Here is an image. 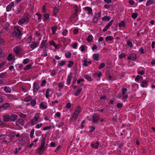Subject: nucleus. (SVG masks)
Returning a JSON list of instances; mask_svg holds the SVG:
<instances>
[{"instance_id":"393cba45","label":"nucleus","mask_w":155,"mask_h":155,"mask_svg":"<svg viewBox=\"0 0 155 155\" xmlns=\"http://www.w3.org/2000/svg\"><path fill=\"white\" fill-rule=\"evenodd\" d=\"M46 41L47 40L42 41L40 46L41 48L45 47L47 45V43H46Z\"/></svg>"},{"instance_id":"72a5a7b5","label":"nucleus","mask_w":155,"mask_h":155,"mask_svg":"<svg viewBox=\"0 0 155 155\" xmlns=\"http://www.w3.org/2000/svg\"><path fill=\"white\" fill-rule=\"evenodd\" d=\"M72 78L71 75H68L67 78V84L68 85H69L71 82V80Z\"/></svg>"},{"instance_id":"a19ab883","label":"nucleus","mask_w":155,"mask_h":155,"mask_svg":"<svg viewBox=\"0 0 155 155\" xmlns=\"http://www.w3.org/2000/svg\"><path fill=\"white\" fill-rule=\"evenodd\" d=\"M36 15H37L38 17V19L39 20H41L42 17V15L40 13H36Z\"/></svg>"},{"instance_id":"473e14b6","label":"nucleus","mask_w":155,"mask_h":155,"mask_svg":"<svg viewBox=\"0 0 155 155\" xmlns=\"http://www.w3.org/2000/svg\"><path fill=\"white\" fill-rule=\"evenodd\" d=\"M102 75V73L101 72H99L98 73H95L93 74V76L95 77V76H97L98 78H100L101 76Z\"/></svg>"},{"instance_id":"4be33fe9","label":"nucleus","mask_w":155,"mask_h":155,"mask_svg":"<svg viewBox=\"0 0 155 155\" xmlns=\"http://www.w3.org/2000/svg\"><path fill=\"white\" fill-rule=\"evenodd\" d=\"M148 82L146 80H143L142 81V83L141 84V86L143 87H147Z\"/></svg>"},{"instance_id":"5fc2aeb1","label":"nucleus","mask_w":155,"mask_h":155,"mask_svg":"<svg viewBox=\"0 0 155 155\" xmlns=\"http://www.w3.org/2000/svg\"><path fill=\"white\" fill-rule=\"evenodd\" d=\"M29 62V59L28 58H26L24 60L23 63L24 64H25Z\"/></svg>"},{"instance_id":"c756f323","label":"nucleus","mask_w":155,"mask_h":155,"mask_svg":"<svg viewBox=\"0 0 155 155\" xmlns=\"http://www.w3.org/2000/svg\"><path fill=\"white\" fill-rule=\"evenodd\" d=\"M58 29V27L57 26H54L51 28V29L52 31V34H55L56 33V32L57 29Z\"/></svg>"},{"instance_id":"603ef678","label":"nucleus","mask_w":155,"mask_h":155,"mask_svg":"<svg viewBox=\"0 0 155 155\" xmlns=\"http://www.w3.org/2000/svg\"><path fill=\"white\" fill-rule=\"evenodd\" d=\"M7 75V74L6 72L2 73L0 74V78H2L4 77H5Z\"/></svg>"},{"instance_id":"b1692460","label":"nucleus","mask_w":155,"mask_h":155,"mask_svg":"<svg viewBox=\"0 0 155 155\" xmlns=\"http://www.w3.org/2000/svg\"><path fill=\"white\" fill-rule=\"evenodd\" d=\"M21 50V48L19 47H16L14 48V52L15 54H18L20 52Z\"/></svg>"},{"instance_id":"a18cd8bd","label":"nucleus","mask_w":155,"mask_h":155,"mask_svg":"<svg viewBox=\"0 0 155 155\" xmlns=\"http://www.w3.org/2000/svg\"><path fill=\"white\" fill-rule=\"evenodd\" d=\"M71 54L70 52L68 51L65 54V56L67 58H70L71 57Z\"/></svg>"},{"instance_id":"7c9ffc66","label":"nucleus","mask_w":155,"mask_h":155,"mask_svg":"<svg viewBox=\"0 0 155 155\" xmlns=\"http://www.w3.org/2000/svg\"><path fill=\"white\" fill-rule=\"evenodd\" d=\"M40 107L41 109H45L47 108V106L46 105H44L43 103H41L40 105Z\"/></svg>"},{"instance_id":"8fccbe9b","label":"nucleus","mask_w":155,"mask_h":155,"mask_svg":"<svg viewBox=\"0 0 155 155\" xmlns=\"http://www.w3.org/2000/svg\"><path fill=\"white\" fill-rule=\"evenodd\" d=\"M127 89L126 88H123L122 90V95L125 94L127 92Z\"/></svg>"},{"instance_id":"423d86ee","label":"nucleus","mask_w":155,"mask_h":155,"mask_svg":"<svg viewBox=\"0 0 155 155\" xmlns=\"http://www.w3.org/2000/svg\"><path fill=\"white\" fill-rule=\"evenodd\" d=\"M73 9L75 11V12L74 13L72 17L73 18H74L75 17L78 15V8L77 6L75 5L73 7Z\"/></svg>"},{"instance_id":"e2e57ef3","label":"nucleus","mask_w":155,"mask_h":155,"mask_svg":"<svg viewBox=\"0 0 155 155\" xmlns=\"http://www.w3.org/2000/svg\"><path fill=\"white\" fill-rule=\"evenodd\" d=\"M64 86L63 84L61 83H59L58 85V87H59L60 89H61Z\"/></svg>"},{"instance_id":"09e8293b","label":"nucleus","mask_w":155,"mask_h":155,"mask_svg":"<svg viewBox=\"0 0 155 155\" xmlns=\"http://www.w3.org/2000/svg\"><path fill=\"white\" fill-rule=\"evenodd\" d=\"M140 54H143L145 53V51H144V49L143 48H141L139 50Z\"/></svg>"},{"instance_id":"774afa93","label":"nucleus","mask_w":155,"mask_h":155,"mask_svg":"<svg viewBox=\"0 0 155 155\" xmlns=\"http://www.w3.org/2000/svg\"><path fill=\"white\" fill-rule=\"evenodd\" d=\"M46 83V81L45 80H43L42 81L41 83V86H45Z\"/></svg>"},{"instance_id":"bb28decb","label":"nucleus","mask_w":155,"mask_h":155,"mask_svg":"<svg viewBox=\"0 0 155 155\" xmlns=\"http://www.w3.org/2000/svg\"><path fill=\"white\" fill-rule=\"evenodd\" d=\"M84 10L88 12V14H91L92 12V9L89 7H86L84 8Z\"/></svg>"},{"instance_id":"aec40b11","label":"nucleus","mask_w":155,"mask_h":155,"mask_svg":"<svg viewBox=\"0 0 155 155\" xmlns=\"http://www.w3.org/2000/svg\"><path fill=\"white\" fill-rule=\"evenodd\" d=\"M38 44L37 43L35 42H33L30 45L31 48L33 49H34L36 48L38 46Z\"/></svg>"},{"instance_id":"6e6552de","label":"nucleus","mask_w":155,"mask_h":155,"mask_svg":"<svg viewBox=\"0 0 155 155\" xmlns=\"http://www.w3.org/2000/svg\"><path fill=\"white\" fill-rule=\"evenodd\" d=\"M101 12H98L95 15L93 19V22L94 23H96L98 21L99 18L101 16Z\"/></svg>"},{"instance_id":"de8ad7c7","label":"nucleus","mask_w":155,"mask_h":155,"mask_svg":"<svg viewBox=\"0 0 155 155\" xmlns=\"http://www.w3.org/2000/svg\"><path fill=\"white\" fill-rule=\"evenodd\" d=\"M42 10L44 13H46L47 12V8L45 5H44L43 6L42 8Z\"/></svg>"},{"instance_id":"6e6d98bb","label":"nucleus","mask_w":155,"mask_h":155,"mask_svg":"<svg viewBox=\"0 0 155 155\" xmlns=\"http://www.w3.org/2000/svg\"><path fill=\"white\" fill-rule=\"evenodd\" d=\"M105 64L104 63H102L98 67V68L99 69H101L104 68L105 66Z\"/></svg>"},{"instance_id":"1a4fd4ad","label":"nucleus","mask_w":155,"mask_h":155,"mask_svg":"<svg viewBox=\"0 0 155 155\" xmlns=\"http://www.w3.org/2000/svg\"><path fill=\"white\" fill-rule=\"evenodd\" d=\"M136 58V55L134 53L130 54L127 58L128 59L132 61H134L135 60Z\"/></svg>"},{"instance_id":"39448f33","label":"nucleus","mask_w":155,"mask_h":155,"mask_svg":"<svg viewBox=\"0 0 155 155\" xmlns=\"http://www.w3.org/2000/svg\"><path fill=\"white\" fill-rule=\"evenodd\" d=\"M10 106L8 103L4 104L0 106V112L2 111L3 110H7Z\"/></svg>"},{"instance_id":"864d4df0","label":"nucleus","mask_w":155,"mask_h":155,"mask_svg":"<svg viewBox=\"0 0 155 155\" xmlns=\"http://www.w3.org/2000/svg\"><path fill=\"white\" fill-rule=\"evenodd\" d=\"M45 137H44L42 139L41 141V145L45 146Z\"/></svg>"},{"instance_id":"79ce46f5","label":"nucleus","mask_w":155,"mask_h":155,"mask_svg":"<svg viewBox=\"0 0 155 155\" xmlns=\"http://www.w3.org/2000/svg\"><path fill=\"white\" fill-rule=\"evenodd\" d=\"M126 57V54L124 53H122L119 55L118 57L120 59H122L123 58H125Z\"/></svg>"},{"instance_id":"58836bf2","label":"nucleus","mask_w":155,"mask_h":155,"mask_svg":"<svg viewBox=\"0 0 155 155\" xmlns=\"http://www.w3.org/2000/svg\"><path fill=\"white\" fill-rule=\"evenodd\" d=\"M84 77L88 81H91L92 80L91 77L89 75H87V74H85L84 75Z\"/></svg>"},{"instance_id":"f8f14e48","label":"nucleus","mask_w":155,"mask_h":155,"mask_svg":"<svg viewBox=\"0 0 155 155\" xmlns=\"http://www.w3.org/2000/svg\"><path fill=\"white\" fill-rule=\"evenodd\" d=\"M24 124V120L21 118L18 119L16 121V125L17 126H19V125H23Z\"/></svg>"},{"instance_id":"dca6fc26","label":"nucleus","mask_w":155,"mask_h":155,"mask_svg":"<svg viewBox=\"0 0 155 155\" xmlns=\"http://www.w3.org/2000/svg\"><path fill=\"white\" fill-rule=\"evenodd\" d=\"M3 120L5 122H8L10 121V116L8 115H4L3 116Z\"/></svg>"},{"instance_id":"9d476101","label":"nucleus","mask_w":155,"mask_h":155,"mask_svg":"<svg viewBox=\"0 0 155 155\" xmlns=\"http://www.w3.org/2000/svg\"><path fill=\"white\" fill-rule=\"evenodd\" d=\"M14 6V4L13 2H12L6 7V9L7 12L10 11L12 7Z\"/></svg>"},{"instance_id":"f3484780","label":"nucleus","mask_w":155,"mask_h":155,"mask_svg":"<svg viewBox=\"0 0 155 155\" xmlns=\"http://www.w3.org/2000/svg\"><path fill=\"white\" fill-rule=\"evenodd\" d=\"M39 88V84L37 83H35L34 85L33 91L35 92H37Z\"/></svg>"},{"instance_id":"4c0bfd02","label":"nucleus","mask_w":155,"mask_h":155,"mask_svg":"<svg viewBox=\"0 0 155 155\" xmlns=\"http://www.w3.org/2000/svg\"><path fill=\"white\" fill-rule=\"evenodd\" d=\"M113 39V37L110 36H108L106 38V41H110Z\"/></svg>"},{"instance_id":"ea45409f","label":"nucleus","mask_w":155,"mask_h":155,"mask_svg":"<svg viewBox=\"0 0 155 155\" xmlns=\"http://www.w3.org/2000/svg\"><path fill=\"white\" fill-rule=\"evenodd\" d=\"M113 21V20H111L108 23V25L105 27V28L107 29H108L110 28V26L112 25Z\"/></svg>"},{"instance_id":"5701e85b","label":"nucleus","mask_w":155,"mask_h":155,"mask_svg":"<svg viewBox=\"0 0 155 155\" xmlns=\"http://www.w3.org/2000/svg\"><path fill=\"white\" fill-rule=\"evenodd\" d=\"M155 3V1H153V0H148L146 2V5L147 6H148Z\"/></svg>"},{"instance_id":"69168bd1","label":"nucleus","mask_w":155,"mask_h":155,"mask_svg":"<svg viewBox=\"0 0 155 155\" xmlns=\"http://www.w3.org/2000/svg\"><path fill=\"white\" fill-rule=\"evenodd\" d=\"M69 64H68V67H71L74 64L73 62L72 61H69Z\"/></svg>"},{"instance_id":"2f4dec72","label":"nucleus","mask_w":155,"mask_h":155,"mask_svg":"<svg viewBox=\"0 0 155 155\" xmlns=\"http://www.w3.org/2000/svg\"><path fill=\"white\" fill-rule=\"evenodd\" d=\"M31 67L32 64H29L27 65L23 69L25 70H29L31 68Z\"/></svg>"},{"instance_id":"6ab92c4d","label":"nucleus","mask_w":155,"mask_h":155,"mask_svg":"<svg viewBox=\"0 0 155 155\" xmlns=\"http://www.w3.org/2000/svg\"><path fill=\"white\" fill-rule=\"evenodd\" d=\"M99 145V143L98 141H96L95 144L93 143H91V146L93 148H94L96 149H97Z\"/></svg>"},{"instance_id":"680f3d73","label":"nucleus","mask_w":155,"mask_h":155,"mask_svg":"<svg viewBox=\"0 0 155 155\" xmlns=\"http://www.w3.org/2000/svg\"><path fill=\"white\" fill-rule=\"evenodd\" d=\"M32 98L31 97H28L25 99V102H28L31 100Z\"/></svg>"},{"instance_id":"4468645a","label":"nucleus","mask_w":155,"mask_h":155,"mask_svg":"<svg viewBox=\"0 0 155 155\" xmlns=\"http://www.w3.org/2000/svg\"><path fill=\"white\" fill-rule=\"evenodd\" d=\"M23 7L21 5H20L17 7V10L15 12L17 14H18L19 13H21L22 11Z\"/></svg>"},{"instance_id":"4d7b16f0","label":"nucleus","mask_w":155,"mask_h":155,"mask_svg":"<svg viewBox=\"0 0 155 155\" xmlns=\"http://www.w3.org/2000/svg\"><path fill=\"white\" fill-rule=\"evenodd\" d=\"M8 28L7 27H5L3 28L2 30V32H7L8 30Z\"/></svg>"},{"instance_id":"ddd939ff","label":"nucleus","mask_w":155,"mask_h":155,"mask_svg":"<svg viewBox=\"0 0 155 155\" xmlns=\"http://www.w3.org/2000/svg\"><path fill=\"white\" fill-rule=\"evenodd\" d=\"M10 121H14L17 119L18 116L15 114H12L10 116Z\"/></svg>"},{"instance_id":"c03bdc74","label":"nucleus","mask_w":155,"mask_h":155,"mask_svg":"<svg viewBox=\"0 0 155 155\" xmlns=\"http://www.w3.org/2000/svg\"><path fill=\"white\" fill-rule=\"evenodd\" d=\"M13 57L12 55L11 54H9L7 58V59L8 61H11L13 59Z\"/></svg>"},{"instance_id":"13d9d810","label":"nucleus","mask_w":155,"mask_h":155,"mask_svg":"<svg viewBox=\"0 0 155 155\" xmlns=\"http://www.w3.org/2000/svg\"><path fill=\"white\" fill-rule=\"evenodd\" d=\"M125 26L124 22L123 21H121L119 24V27H121L122 26Z\"/></svg>"},{"instance_id":"f257e3e1","label":"nucleus","mask_w":155,"mask_h":155,"mask_svg":"<svg viewBox=\"0 0 155 155\" xmlns=\"http://www.w3.org/2000/svg\"><path fill=\"white\" fill-rule=\"evenodd\" d=\"M31 17V15L30 14L27 12L25 13L23 15V18L19 20L18 24L21 25L25 23H28Z\"/></svg>"},{"instance_id":"338daca9","label":"nucleus","mask_w":155,"mask_h":155,"mask_svg":"<svg viewBox=\"0 0 155 155\" xmlns=\"http://www.w3.org/2000/svg\"><path fill=\"white\" fill-rule=\"evenodd\" d=\"M34 131H35V130H34V129H32V130L31 131L30 134V136L31 137H33V135H34Z\"/></svg>"},{"instance_id":"a878e982","label":"nucleus","mask_w":155,"mask_h":155,"mask_svg":"<svg viewBox=\"0 0 155 155\" xmlns=\"http://www.w3.org/2000/svg\"><path fill=\"white\" fill-rule=\"evenodd\" d=\"M44 17V20L46 21H49L50 20L49 18V14L48 13L45 14L43 15Z\"/></svg>"},{"instance_id":"bf43d9fd","label":"nucleus","mask_w":155,"mask_h":155,"mask_svg":"<svg viewBox=\"0 0 155 155\" xmlns=\"http://www.w3.org/2000/svg\"><path fill=\"white\" fill-rule=\"evenodd\" d=\"M127 45L128 46H129L130 47H133L132 43L129 40H128L127 41Z\"/></svg>"},{"instance_id":"3c124183","label":"nucleus","mask_w":155,"mask_h":155,"mask_svg":"<svg viewBox=\"0 0 155 155\" xmlns=\"http://www.w3.org/2000/svg\"><path fill=\"white\" fill-rule=\"evenodd\" d=\"M32 38L31 36H29L27 39L26 41L28 43H30L31 41Z\"/></svg>"},{"instance_id":"2eb2a0df","label":"nucleus","mask_w":155,"mask_h":155,"mask_svg":"<svg viewBox=\"0 0 155 155\" xmlns=\"http://www.w3.org/2000/svg\"><path fill=\"white\" fill-rule=\"evenodd\" d=\"M18 143L21 146H25L26 144V142L25 141V139L23 138H22L21 139L18 141Z\"/></svg>"},{"instance_id":"c9c22d12","label":"nucleus","mask_w":155,"mask_h":155,"mask_svg":"<svg viewBox=\"0 0 155 155\" xmlns=\"http://www.w3.org/2000/svg\"><path fill=\"white\" fill-rule=\"evenodd\" d=\"M102 20L104 21H109L110 19L109 16H105L102 18Z\"/></svg>"},{"instance_id":"7ed1b4c3","label":"nucleus","mask_w":155,"mask_h":155,"mask_svg":"<svg viewBox=\"0 0 155 155\" xmlns=\"http://www.w3.org/2000/svg\"><path fill=\"white\" fill-rule=\"evenodd\" d=\"M39 117V114L37 113L35 114L32 119L31 120V124L32 125H35L37 123L38 121Z\"/></svg>"},{"instance_id":"412c9836","label":"nucleus","mask_w":155,"mask_h":155,"mask_svg":"<svg viewBox=\"0 0 155 155\" xmlns=\"http://www.w3.org/2000/svg\"><path fill=\"white\" fill-rule=\"evenodd\" d=\"M81 110V108L79 106H78L76 108L74 112V114L76 115H78Z\"/></svg>"},{"instance_id":"f704fd0d","label":"nucleus","mask_w":155,"mask_h":155,"mask_svg":"<svg viewBox=\"0 0 155 155\" xmlns=\"http://www.w3.org/2000/svg\"><path fill=\"white\" fill-rule=\"evenodd\" d=\"M99 57L98 54H94L93 55V59L95 60H98Z\"/></svg>"},{"instance_id":"c85d7f7f","label":"nucleus","mask_w":155,"mask_h":155,"mask_svg":"<svg viewBox=\"0 0 155 155\" xmlns=\"http://www.w3.org/2000/svg\"><path fill=\"white\" fill-rule=\"evenodd\" d=\"M58 11V9L57 7H55L54 8L53 13V15L56 16Z\"/></svg>"},{"instance_id":"e433bc0d","label":"nucleus","mask_w":155,"mask_h":155,"mask_svg":"<svg viewBox=\"0 0 155 155\" xmlns=\"http://www.w3.org/2000/svg\"><path fill=\"white\" fill-rule=\"evenodd\" d=\"M30 104L32 106H34L36 104V101L35 99H33L31 101Z\"/></svg>"},{"instance_id":"49530a36","label":"nucleus","mask_w":155,"mask_h":155,"mask_svg":"<svg viewBox=\"0 0 155 155\" xmlns=\"http://www.w3.org/2000/svg\"><path fill=\"white\" fill-rule=\"evenodd\" d=\"M137 13H133L131 15V17L133 19H135L137 16Z\"/></svg>"},{"instance_id":"a211bd4d","label":"nucleus","mask_w":155,"mask_h":155,"mask_svg":"<svg viewBox=\"0 0 155 155\" xmlns=\"http://www.w3.org/2000/svg\"><path fill=\"white\" fill-rule=\"evenodd\" d=\"M82 89V86H81L77 90V91L74 93V95L76 96H78L81 93Z\"/></svg>"},{"instance_id":"9b49d317","label":"nucleus","mask_w":155,"mask_h":155,"mask_svg":"<svg viewBox=\"0 0 155 155\" xmlns=\"http://www.w3.org/2000/svg\"><path fill=\"white\" fill-rule=\"evenodd\" d=\"M99 116L97 114H94L92 116V122L94 123L97 122L99 119Z\"/></svg>"},{"instance_id":"f03ea898","label":"nucleus","mask_w":155,"mask_h":155,"mask_svg":"<svg viewBox=\"0 0 155 155\" xmlns=\"http://www.w3.org/2000/svg\"><path fill=\"white\" fill-rule=\"evenodd\" d=\"M12 35L17 38H20L22 35V34L19 27H15L14 28V31L12 32Z\"/></svg>"},{"instance_id":"0eeeda50","label":"nucleus","mask_w":155,"mask_h":155,"mask_svg":"<svg viewBox=\"0 0 155 155\" xmlns=\"http://www.w3.org/2000/svg\"><path fill=\"white\" fill-rule=\"evenodd\" d=\"M12 137L10 136H6L3 138V141L6 144L10 143L12 140Z\"/></svg>"},{"instance_id":"37998d69","label":"nucleus","mask_w":155,"mask_h":155,"mask_svg":"<svg viewBox=\"0 0 155 155\" xmlns=\"http://www.w3.org/2000/svg\"><path fill=\"white\" fill-rule=\"evenodd\" d=\"M93 39V37L92 35H89L87 38V40L89 42L91 41Z\"/></svg>"},{"instance_id":"cd10ccee","label":"nucleus","mask_w":155,"mask_h":155,"mask_svg":"<svg viewBox=\"0 0 155 155\" xmlns=\"http://www.w3.org/2000/svg\"><path fill=\"white\" fill-rule=\"evenodd\" d=\"M4 91L7 93H10L11 91L10 88L7 86L4 87Z\"/></svg>"},{"instance_id":"20e7f679","label":"nucleus","mask_w":155,"mask_h":155,"mask_svg":"<svg viewBox=\"0 0 155 155\" xmlns=\"http://www.w3.org/2000/svg\"><path fill=\"white\" fill-rule=\"evenodd\" d=\"M47 144H46L45 146L41 145V146L38 147L37 150L38 153L40 154H42V153L45 151V149L47 146Z\"/></svg>"},{"instance_id":"052dcab7","label":"nucleus","mask_w":155,"mask_h":155,"mask_svg":"<svg viewBox=\"0 0 155 155\" xmlns=\"http://www.w3.org/2000/svg\"><path fill=\"white\" fill-rule=\"evenodd\" d=\"M89 127L91 129L89 131V132L91 133L95 129V127L93 126H90Z\"/></svg>"},{"instance_id":"0e129e2a","label":"nucleus","mask_w":155,"mask_h":155,"mask_svg":"<svg viewBox=\"0 0 155 155\" xmlns=\"http://www.w3.org/2000/svg\"><path fill=\"white\" fill-rule=\"evenodd\" d=\"M128 97L127 94H125L122 95V98L124 100H126Z\"/></svg>"}]
</instances>
